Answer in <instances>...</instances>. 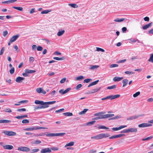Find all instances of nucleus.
I'll return each instance as SVG.
<instances>
[{
    "instance_id": "f257e3e1",
    "label": "nucleus",
    "mask_w": 153,
    "mask_h": 153,
    "mask_svg": "<svg viewBox=\"0 0 153 153\" xmlns=\"http://www.w3.org/2000/svg\"><path fill=\"white\" fill-rule=\"evenodd\" d=\"M47 128L46 127H33L30 128H27L24 129L25 131H32L34 130H36L38 129H46Z\"/></svg>"
},
{
    "instance_id": "f03ea898",
    "label": "nucleus",
    "mask_w": 153,
    "mask_h": 153,
    "mask_svg": "<svg viewBox=\"0 0 153 153\" xmlns=\"http://www.w3.org/2000/svg\"><path fill=\"white\" fill-rule=\"evenodd\" d=\"M3 133L5 134L8 136H14L16 135V132L13 131H4Z\"/></svg>"
},
{
    "instance_id": "7ed1b4c3",
    "label": "nucleus",
    "mask_w": 153,
    "mask_h": 153,
    "mask_svg": "<svg viewBox=\"0 0 153 153\" xmlns=\"http://www.w3.org/2000/svg\"><path fill=\"white\" fill-rule=\"evenodd\" d=\"M17 150L23 152H28L30 151V149L26 147L20 146L18 148Z\"/></svg>"
},
{
    "instance_id": "20e7f679",
    "label": "nucleus",
    "mask_w": 153,
    "mask_h": 153,
    "mask_svg": "<svg viewBox=\"0 0 153 153\" xmlns=\"http://www.w3.org/2000/svg\"><path fill=\"white\" fill-rule=\"evenodd\" d=\"M143 114H140L139 115H133L131 117L127 118V120H132L134 119H137L139 117L143 116Z\"/></svg>"
},
{
    "instance_id": "39448f33",
    "label": "nucleus",
    "mask_w": 153,
    "mask_h": 153,
    "mask_svg": "<svg viewBox=\"0 0 153 153\" xmlns=\"http://www.w3.org/2000/svg\"><path fill=\"white\" fill-rule=\"evenodd\" d=\"M51 150L50 148H47L42 149L40 151L41 153H51Z\"/></svg>"
},
{
    "instance_id": "423d86ee",
    "label": "nucleus",
    "mask_w": 153,
    "mask_h": 153,
    "mask_svg": "<svg viewBox=\"0 0 153 153\" xmlns=\"http://www.w3.org/2000/svg\"><path fill=\"white\" fill-rule=\"evenodd\" d=\"M151 126H152V124L147 123H143L138 125V126L139 128H144Z\"/></svg>"
},
{
    "instance_id": "0eeeda50",
    "label": "nucleus",
    "mask_w": 153,
    "mask_h": 153,
    "mask_svg": "<svg viewBox=\"0 0 153 153\" xmlns=\"http://www.w3.org/2000/svg\"><path fill=\"white\" fill-rule=\"evenodd\" d=\"M19 36V34H17L13 36L10 39L11 43H12L16 41Z\"/></svg>"
},
{
    "instance_id": "6e6552de",
    "label": "nucleus",
    "mask_w": 153,
    "mask_h": 153,
    "mask_svg": "<svg viewBox=\"0 0 153 153\" xmlns=\"http://www.w3.org/2000/svg\"><path fill=\"white\" fill-rule=\"evenodd\" d=\"M127 126H121L119 127L113 128L111 129L113 131H117L120 130L123 128L127 127Z\"/></svg>"
},
{
    "instance_id": "1a4fd4ad",
    "label": "nucleus",
    "mask_w": 153,
    "mask_h": 153,
    "mask_svg": "<svg viewBox=\"0 0 153 153\" xmlns=\"http://www.w3.org/2000/svg\"><path fill=\"white\" fill-rule=\"evenodd\" d=\"M120 96L119 94H117L115 95H111L108 96V99H110L111 100H112L116 98H117Z\"/></svg>"
},
{
    "instance_id": "9d476101",
    "label": "nucleus",
    "mask_w": 153,
    "mask_h": 153,
    "mask_svg": "<svg viewBox=\"0 0 153 153\" xmlns=\"http://www.w3.org/2000/svg\"><path fill=\"white\" fill-rule=\"evenodd\" d=\"M91 139H100L102 138V135L101 134H100L96 136H95L91 137Z\"/></svg>"
},
{
    "instance_id": "9b49d317",
    "label": "nucleus",
    "mask_w": 153,
    "mask_h": 153,
    "mask_svg": "<svg viewBox=\"0 0 153 153\" xmlns=\"http://www.w3.org/2000/svg\"><path fill=\"white\" fill-rule=\"evenodd\" d=\"M3 148L6 149L11 150L13 148V146L12 145H6L3 146Z\"/></svg>"
},
{
    "instance_id": "f8f14e48",
    "label": "nucleus",
    "mask_w": 153,
    "mask_h": 153,
    "mask_svg": "<svg viewBox=\"0 0 153 153\" xmlns=\"http://www.w3.org/2000/svg\"><path fill=\"white\" fill-rule=\"evenodd\" d=\"M152 23L151 22L148 24L146 25L143 26L142 27V29L143 30H146L148 28L152 26Z\"/></svg>"
},
{
    "instance_id": "ddd939ff",
    "label": "nucleus",
    "mask_w": 153,
    "mask_h": 153,
    "mask_svg": "<svg viewBox=\"0 0 153 153\" xmlns=\"http://www.w3.org/2000/svg\"><path fill=\"white\" fill-rule=\"evenodd\" d=\"M25 79V78L20 76H18L16 79V81L18 83H21L22 81Z\"/></svg>"
},
{
    "instance_id": "4468645a",
    "label": "nucleus",
    "mask_w": 153,
    "mask_h": 153,
    "mask_svg": "<svg viewBox=\"0 0 153 153\" xmlns=\"http://www.w3.org/2000/svg\"><path fill=\"white\" fill-rule=\"evenodd\" d=\"M49 106L48 105H38L35 107V110L37 109L46 108L48 107Z\"/></svg>"
},
{
    "instance_id": "2eb2a0df",
    "label": "nucleus",
    "mask_w": 153,
    "mask_h": 153,
    "mask_svg": "<svg viewBox=\"0 0 153 153\" xmlns=\"http://www.w3.org/2000/svg\"><path fill=\"white\" fill-rule=\"evenodd\" d=\"M123 79V77H119L118 76L115 77L113 79V80L114 82H119L121 81Z\"/></svg>"
},
{
    "instance_id": "dca6fc26",
    "label": "nucleus",
    "mask_w": 153,
    "mask_h": 153,
    "mask_svg": "<svg viewBox=\"0 0 153 153\" xmlns=\"http://www.w3.org/2000/svg\"><path fill=\"white\" fill-rule=\"evenodd\" d=\"M45 102L42 101L36 100L35 101V103L37 104H40L41 105H45Z\"/></svg>"
},
{
    "instance_id": "f3484780",
    "label": "nucleus",
    "mask_w": 153,
    "mask_h": 153,
    "mask_svg": "<svg viewBox=\"0 0 153 153\" xmlns=\"http://www.w3.org/2000/svg\"><path fill=\"white\" fill-rule=\"evenodd\" d=\"M127 130L128 133L129 132H131V133L134 132H136L137 131V128H130L127 129Z\"/></svg>"
},
{
    "instance_id": "a211bd4d",
    "label": "nucleus",
    "mask_w": 153,
    "mask_h": 153,
    "mask_svg": "<svg viewBox=\"0 0 153 153\" xmlns=\"http://www.w3.org/2000/svg\"><path fill=\"white\" fill-rule=\"evenodd\" d=\"M25 72L26 73H27V74H31V73H35L36 72L35 70H29L27 69H25Z\"/></svg>"
},
{
    "instance_id": "6ab92c4d",
    "label": "nucleus",
    "mask_w": 153,
    "mask_h": 153,
    "mask_svg": "<svg viewBox=\"0 0 153 153\" xmlns=\"http://www.w3.org/2000/svg\"><path fill=\"white\" fill-rule=\"evenodd\" d=\"M114 116V114H107L103 115V119L110 117Z\"/></svg>"
},
{
    "instance_id": "aec40b11",
    "label": "nucleus",
    "mask_w": 153,
    "mask_h": 153,
    "mask_svg": "<svg viewBox=\"0 0 153 153\" xmlns=\"http://www.w3.org/2000/svg\"><path fill=\"white\" fill-rule=\"evenodd\" d=\"M17 1V0H10L9 1H5L2 2L3 4H9L13 3Z\"/></svg>"
},
{
    "instance_id": "412c9836",
    "label": "nucleus",
    "mask_w": 153,
    "mask_h": 153,
    "mask_svg": "<svg viewBox=\"0 0 153 153\" xmlns=\"http://www.w3.org/2000/svg\"><path fill=\"white\" fill-rule=\"evenodd\" d=\"M128 80L127 79H124L122 81V83L123 84V87H125L128 83Z\"/></svg>"
},
{
    "instance_id": "4be33fe9",
    "label": "nucleus",
    "mask_w": 153,
    "mask_h": 153,
    "mask_svg": "<svg viewBox=\"0 0 153 153\" xmlns=\"http://www.w3.org/2000/svg\"><path fill=\"white\" fill-rule=\"evenodd\" d=\"M100 89V87H97L96 88L92 89V91H93V92H91L90 93V94H93L95 92H97L99 91Z\"/></svg>"
},
{
    "instance_id": "5701e85b",
    "label": "nucleus",
    "mask_w": 153,
    "mask_h": 153,
    "mask_svg": "<svg viewBox=\"0 0 153 153\" xmlns=\"http://www.w3.org/2000/svg\"><path fill=\"white\" fill-rule=\"evenodd\" d=\"M10 120H0V123H7L11 122Z\"/></svg>"
},
{
    "instance_id": "b1692460",
    "label": "nucleus",
    "mask_w": 153,
    "mask_h": 153,
    "mask_svg": "<svg viewBox=\"0 0 153 153\" xmlns=\"http://www.w3.org/2000/svg\"><path fill=\"white\" fill-rule=\"evenodd\" d=\"M125 19L124 18H121V19H119L118 18H116L114 20V21L115 22H121L123 21L124 20H125Z\"/></svg>"
},
{
    "instance_id": "393cba45",
    "label": "nucleus",
    "mask_w": 153,
    "mask_h": 153,
    "mask_svg": "<svg viewBox=\"0 0 153 153\" xmlns=\"http://www.w3.org/2000/svg\"><path fill=\"white\" fill-rule=\"evenodd\" d=\"M84 78V77L82 76H80L78 77L75 78V80L76 81L81 80Z\"/></svg>"
},
{
    "instance_id": "a878e982",
    "label": "nucleus",
    "mask_w": 153,
    "mask_h": 153,
    "mask_svg": "<svg viewBox=\"0 0 153 153\" xmlns=\"http://www.w3.org/2000/svg\"><path fill=\"white\" fill-rule=\"evenodd\" d=\"M74 144V142L73 141H71L70 143H67L65 146V147H66L67 146H73Z\"/></svg>"
},
{
    "instance_id": "bb28decb",
    "label": "nucleus",
    "mask_w": 153,
    "mask_h": 153,
    "mask_svg": "<svg viewBox=\"0 0 153 153\" xmlns=\"http://www.w3.org/2000/svg\"><path fill=\"white\" fill-rule=\"evenodd\" d=\"M55 102H56V101H55L45 102V105H48L52 104L55 103Z\"/></svg>"
},
{
    "instance_id": "cd10ccee",
    "label": "nucleus",
    "mask_w": 153,
    "mask_h": 153,
    "mask_svg": "<svg viewBox=\"0 0 153 153\" xmlns=\"http://www.w3.org/2000/svg\"><path fill=\"white\" fill-rule=\"evenodd\" d=\"M90 66L91 68H90V69L91 70H94L97 69L99 67L98 65H90Z\"/></svg>"
},
{
    "instance_id": "c85d7f7f",
    "label": "nucleus",
    "mask_w": 153,
    "mask_h": 153,
    "mask_svg": "<svg viewBox=\"0 0 153 153\" xmlns=\"http://www.w3.org/2000/svg\"><path fill=\"white\" fill-rule=\"evenodd\" d=\"M88 110V109L85 108L84 109L83 111L80 112L79 113V115H82L85 114V112H86Z\"/></svg>"
},
{
    "instance_id": "c756f323",
    "label": "nucleus",
    "mask_w": 153,
    "mask_h": 153,
    "mask_svg": "<svg viewBox=\"0 0 153 153\" xmlns=\"http://www.w3.org/2000/svg\"><path fill=\"white\" fill-rule=\"evenodd\" d=\"M104 113L103 112H100L97 113H96L94 114L95 116H100L103 115Z\"/></svg>"
},
{
    "instance_id": "7c9ffc66",
    "label": "nucleus",
    "mask_w": 153,
    "mask_h": 153,
    "mask_svg": "<svg viewBox=\"0 0 153 153\" xmlns=\"http://www.w3.org/2000/svg\"><path fill=\"white\" fill-rule=\"evenodd\" d=\"M53 59H54L57 60H64L65 59V57H54Z\"/></svg>"
},
{
    "instance_id": "2f4dec72",
    "label": "nucleus",
    "mask_w": 153,
    "mask_h": 153,
    "mask_svg": "<svg viewBox=\"0 0 153 153\" xmlns=\"http://www.w3.org/2000/svg\"><path fill=\"white\" fill-rule=\"evenodd\" d=\"M122 117L120 115H117L114 117H112L111 118L109 119V120H115L116 119H117L119 118H120Z\"/></svg>"
},
{
    "instance_id": "473e14b6",
    "label": "nucleus",
    "mask_w": 153,
    "mask_h": 153,
    "mask_svg": "<svg viewBox=\"0 0 153 153\" xmlns=\"http://www.w3.org/2000/svg\"><path fill=\"white\" fill-rule=\"evenodd\" d=\"M45 135V133H41L39 134H34L33 135V136L38 137L44 136Z\"/></svg>"
},
{
    "instance_id": "72a5a7b5",
    "label": "nucleus",
    "mask_w": 153,
    "mask_h": 153,
    "mask_svg": "<svg viewBox=\"0 0 153 153\" xmlns=\"http://www.w3.org/2000/svg\"><path fill=\"white\" fill-rule=\"evenodd\" d=\"M98 128L99 129H109L107 127L105 126L102 125H99L98 126Z\"/></svg>"
},
{
    "instance_id": "f704fd0d",
    "label": "nucleus",
    "mask_w": 153,
    "mask_h": 153,
    "mask_svg": "<svg viewBox=\"0 0 153 153\" xmlns=\"http://www.w3.org/2000/svg\"><path fill=\"white\" fill-rule=\"evenodd\" d=\"M117 85H114L110 86H108L107 87V89H111L115 88H117Z\"/></svg>"
},
{
    "instance_id": "c9c22d12",
    "label": "nucleus",
    "mask_w": 153,
    "mask_h": 153,
    "mask_svg": "<svg viewBox=\"0 0 153 153\" xmlns=\"http://www.w3.org/2000/svg\"><path fill=\"white\" fill-rule=\"evenodd\" d=\"M64 32H65L64 30H61V31H59L57 33V35L58 36H62V35L63 34V33H64Z\"/></svg>"
},
{
    "instance_id": "e433bc0d",
    "label": "nucleus",
    "mask_w": 153,
    "mask_h": 153,
    "mask_svg": "<svg viewBox=\"0 0 153 153\" xmlns=\"http://www.w3.org/2000/svg\"><path fill=\"white\" fill-rule=\"evenodd\" d=\"M47 137H53L56 136L55 134L54 133H49L46 134Z\"/></svg>"
},
{
    "instance_id": "4c0bfd02",
    "label": "nucleus",
    "mask_w": 153,
    "mask_h": 153,
    "mask_svg": "<svg viewBox=\"0 0 153 153\" xmlns=\"http://www.w3.org/2000/svg\"><path fill=\"white\" fill-rule=\"evenodd\" d=\"M65 134V133H61L55 134L56 136H62Z\"/></svg>"
},
{
    "instance_id": "58836bf2",
    "label": "nucleus",
    "mask_w": 153,
    "mask_h": 153,
    "mask_svg": "<svg viewBox=\"0 0 153 153\" xmlns=\"http://www.w3.org/2000/svg\"><path fill=\"white\" fill-rule=\"evenodd\" d=\"M63 114L65 116H70L73 115V114L71 112H65L63 113Z\"/></svg>"
},
{
    "instance_id": "ea45409f",
    "label": "nucleus",
    "mask_w": 153,
    "mask_h": 153,
    "mask_svg": "<svg viewBox=\"0 0 153 153\" xmlns=\"http://www.w3.org/2000/svg\"><path fill=\"white\" fill-rule=\"evenodd\" d=\"M102 138H106L109 137L110 135L108 133H102Z\"/></svg>"
},
{
    "instance_id": "a19ab883",
    "label": "nucleus",
    "mask_w": 153,
    "mask_h": 153,
    "mask_svg": "<svg viewBox=\"0 0 153 153\" xmlns=\"http://www.w3.org/2000/svg\"><path fill=\"white\" fill-rule=\"evenodd\" d=\"M103 115L97 117H95L93 119V120H97L100 119H103Z\"/></svg>"
},
{
    "instance_id": "79ce46f5",
    "label": "nucleus",
    "mask_w": 153,
    "mask_h": 153,
    "mask_svg": "<svg viewBox=\"0 0 153 153\" xmlns=\"http://www.w3.org/2000/svg\"><path fill=\"white\" fill-rule=\"evenodd\" d=\"M13 8L19 11H22L23 10V8L20 7H13Z\"/></svg>"
},
{
    "instance_id": "37998d69",
    "label": "nucleus",
    "mask_w": 153,
    "mask_h": 153,
    "mask_svg": "<svg viewBox=\"0 0 153 153\" xmlns=\"http://www.w3.org/2000/svg\"><path fill=\"white\" fill-rule=\"evenodd\" d=\"M92 79H91L87 78L84 80L83 81L84 83H88L89 82L91 81Z\"/></svg>"
},
{
    "instance_id": "c03bdc74",
    "label": "nucleus",
    "mask_w": 153,
    "mask_h": 153,
    "mask_svg": "<svg viewBox=\"0 0 153 153\" xmlns=\"http://www.w3.org/2000/svg\"><path fill=\"white\" fill-rule=\"evenodd\" d=\"M148 61L149 62H153V54H152L151 55V56L149 59L148 60Z\"/></svg>"
},
{
    "instance_id": "a18cd8bd",
    "label": "nucleus",
    "mask_w": 153,
    "mask_h": 153,
    "mask_svg": "<svg viewBox=\"0 0 153 153\" xmlns=\"http://www.w3.org/2000/svg\"><path fill=\"white\" fill-rule=\"evenodd\" d=\"M96 122L95 121H92L89 122L87 123V125L88 126H91L94 123Z\"/></svg>"
},
{
    "instance_id": "49530a36",
    "label": "nucleus",
    "mask_w": 153,
    "mask_h": 153,
    "mask_svg": "<svg viewBox=\"0 0 153 153\" xmlns=\"http://www.w3.org/2000/svg\"><path fill=\"white\" fill-rule=\"evenodd\" d=\"M29 121L27 119H24L22 120V123L23 124H26L29 123Z\"/></svg>"
},
{
    "instance_id": "de8ad7c7",
    "label": "nucleus",
    "mask_w": 153,
    "mask_h": 153,
    "mask_svg": "<svg viewBox=\"0 0 153 153\" xmlns=\"http://www.w3.org/2000/svg\"><path fill=\"white\" fill-rule=\"evenodd\" d=\"M118 66V65L117 64H112L110 65V68H113L115 67H117Z\"/></svg>"
},
{
    "instance_id": "09e8293b",
    "label": "nucleus",
    "mask_w": 153,
    "mask_h": 153,
    "mask_svg": "<svg viewBox=\"0 0 153 153\" xmlns=\"http://www.w3.org/2000/svg\"><path fill=\"white\" fill-rule=\"evenodd\" d=\"M50 12H51V10H45L42 11L41 12V13L42 14H47V13H48Z\"/></svg>"
},
{
    "instance_id": "8fccbe9b",
    "label": "nucleus",
    "mask_w": 153,
    "mask_h": 153,
    "mask_svg": "<svg viewBox=\"0 0 153 153\" xmlns=\"http://www.w3.org/2000/svg\"><path fill=\"white\" fill-rule=\"evenodd\" d=\"M69 5L71 6V7L74 8H76L78 7V6L76 4H69Z\"/></svg>"
},
{
    "instance_id": "3c124183",
    "label": "nucleus",
    "mask_w": 153,
    "mask_h": 153,
    "mask_svg": "<svg viewBox=\"0 0 153 153\" xmlns=\"http://www.w3.org/2000/svg\"><path fill=\"white\" fill-rule=\"evenodd\" d=\"M140 94V91L137 92L133 94V96L134 97H136L138 95H139Z\"/></svg>"
},
{
    "instance_id": "603ef678",
    "label": "nucleus",
    "mask_w": 153,
    "mask_h": 153,
    "mask_svg": "<svg viewBox=\"0 0 153 153\" xmlns=\"http://www.w3.org/2000/svg\"><path fill=\"white\" fill-rule=\"evenodd\" d=\"M42 88H39L36 89V91L37 92L39 93H42Z\"/></svg>"
},
{
    "instance_id": "864d4df0",
    "label": "nucleus",
    "mask_w": 153,
    "mask_h": 153,
    "mask_svg": "<svg viewBox=\"0 0 153 153\" xmlns=\"http://www.w3.org/2000/svg\"><path fill=\"white\" fill-rule=\"evenodd\" d=\"M39 151V149H33L31 150V153L36 152H38Z\"/></svg>"
},
{
    "instance_id": "5fc2aeb1",
    "label": "nucleus",
    "mask_w": 153,
    "mask_h": 153,
    "mask_svg": "<svg viewBox=\"0 0 153 153\" xmlns=\"http://www.w3.org/2000/svg\"><path fill=\"white\" fill-rule=\"evenodd\" d=\"M50 149H51V150H53L54 151H57L59 149V148L57 147H51Z\"/></svg>"
},
{
    "instance_id": "6e6d98bb",
    "label": "nucleus",
    "mask_w": 153,
    "mask_h": 153,
    "mask_svg": "<svg viewBox=\"0 0 153 153\" xmlns=\"http://www.w3.org/2000/svg\"><path fill=\"white\" fill-rule=\"evenodd\" d=\"M96 50L98 51H101L102 52H105V50L103 49L98 47L97 48V50Z\"/></svg>"
},
{
    "instance_id": "4d7b16f0",
    "label": "nucleus",
    "mask_w": 153,
    "mask_h": 153,
    "mask_svg": "<svg viewBox=\"0 0 153 153\" xmlns=\"http://www.w3.org/2000/svg\"><path fill=\"white\" fill-rule=\"evenodd\" d=\"M10 74H13L14 72L15 71V69L14 67L12 68L10 70Z\"/></svg>"
},
{
    "instance_id": "13d9d810",
    "label": "nucleus",
    "mask_w": 153,
    "mask_h": 153,
    "mask_svg": "<svg viewBox=\"0 0 153 153\" xmlns=\"http://www.w3.org/2000/svg\"><path fill=\"white\" fill-rule=\"evenodd\" d=\"M153 138V137L152 136H150V137H147L146 138H143L142 139V140L143 141H145V140H149V139H152V138Z\"/></svg>"
},
{
    "instance_id": "bf43d9fd",
    "label": "nucleus",
    "mask_w": 153,
    "mask_h": 153,
    "mask_svg": "<svg viewBox=\"0 0 153 153\" xmlns=\"http://www.w3.org/2000/svg\"><path fill=\"white\" fill-rule=\"evenodd\" d=\"M16 110L17 111L19 112L25 111H26V109L25 108H22L20 109H18Z\"/></svg>"
},
{
    "instance_id": "052dcab7",
    "label": "nucleus",
    "mask_w": 153,
    "mask_h": 153,
    "mask_svg": "<svg viewBox=\"0 0 153 153\" xmlns=\"http://www.w3.org/2000/svg\"><path fill=\"white\" fill-rule=\"evenodd\" d=\"M71 89V88H69L66 89L64 91L63 94H66L68 92L70 91Z\"/></svg>"
},
{
    "instance_id": "680f3d73",
    "label": "nucleus",
    "mask_w": 153,
    "mask_h": 153,
    "mask_svg": "<svg viewBox=\"0 0 153 153\" xmlns=\"http://www.w3.org/2000/svg\"><path fill=\"white\" fill-rule=\"evenodd\" d=\"M82 85L81 84H79L77 85L76 87V90H78L79 88L82 87Z\"/></svg>"
},
{
    "instance_id": "e2e57ef3",
    "label": "nucleus",
    "mask_w": 153,
    "mask_h": 153,
    "mask_svg": "<svg viewBox=\"0 0 153 153\" xmlns=\"http://www.w3.org/2000/svg\"><path fill=\"white\" fill-rule=\"evenodd\" d=\"M41 142L40 140H36L33 143L35 144H37L40 143Z\"/></svg>"
},
{
    "instance_id": "0e129e2a",
    "label": "nucleus",
    "mask_w": 153,
    "mask_h": 153,
    "mask_svg": "<svg viewBox=\"0 0 153 153\" xmlns=\"http://www.w3.org/2000/svg\"><path fill=\"white\" fill-rule=\"evenodd\" d=\"M28 102L27 100H23L21 101L18 102L19 103H27Z\"/></svg>"
},
{
    "instance_id": "69168bd1",
    "label": "nucleus",
    "mask_w": 153,
    "mask_h": 153,
    "mask_svg": "<svg viewBox=\"0 0 153 153\" xmlns=\"http://www.w3.org/2000/svg\"><path fill=\"white\" fill-rule=\"evenodd\" d=\"M64 108H61L55 111L56 113H61L64 110Z\"/></svg>"
},
{
    "instance_id": "338daca9",
    "label": "nucleus",
    "mask_w": 153,
    "mask_h": 153,
    "mask_svg": "<svg viewBox=\"0 0 153 153\" xmlns=\"http://www.w3.org/2000/svg\"><path fill=\"white\" fill-rule=\"evenodd\" d=\"M4 111L5 112H11L12 111L9 108L5 109Z\"/></svg>"
},
{
    "instance_id": "774afa93",
    "label": "nucleus",
    "mask_w": 153,
    "mask_h": 153,
    "mask_svg": "<svg viewBox=\"0 0 153 153\" xmlns=\"http://www.w3.org/2000/svg\"><path fill=\"white\" fill-rule=\"evenodd\" d=\"M43 49L40 46H38L37 48V50L38 51H41Z\"/></svg>"
}]
</instances>
